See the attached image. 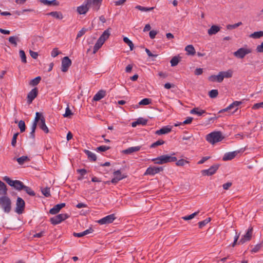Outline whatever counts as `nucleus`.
<instances>
[{"label":"nucleus","instance_id":"13d9d810","mask_svg":"<svg viewBox=\"0 0 263 263\" xmlns=\"http://www.w3.org/2000/svg\"><path fill=\"white\" fill-rule=\"evenodd\" d=\"M199 213V211L195 212L189 216L183 217L182 218L185 220H191L193 219L195 216H196Z\"/></svg>","mask_w":263,"mask_h":263},{"label":"nucleus","instance_id":"aec40b11","mask_svg":"<svg viewBox=\"0 0 263 263\" xmlns=\"http://www.w3.org/2000/svg\"><path fill=\"white\" fill-rule=\"evenodd\" d=\"M106 95V91L103 90H99L93 98V100L97 101L103 98Z\"/></svg>","mask_w":263,"mask_h":263},{"label":"nucleus","instance_id":"9b49d317","mask_svg":"<svg viewBox=\"0 0 263 263\" xmlns=\"http://www.w3.org/2000/svg\"><path fill=\"white\" fill-rule=\"evenodd\" d=\"M252 233L253 228L251 227L249 228L246 234L244 235L243 237L240 239L239 241V243L243 244L245 242L250 240L252 238Z\"/></svg>","mask_w":263,"mask_h":263},{"label":"nucleus","instance_id":"6e6d98bb","mask_svg":"<svg viewBox=\"0 0 263 263\" xmlns=\"http://www.w3.org/2000/svg\"><path fill=\"white\" fill-rule=\"evenodd\" d=\"M262 243L256 245L251 250L252 252L256 253L262 247Z\"/></svg>","mask_w":263,"mask_h":263},{"label":"nucleus","instance_id":"a211bd4d","mask_svg":"<svg viewBox=\"0 0 263 263\" xmlns=\"http://www.w3.org/2000/svg\"><path fill=\"white\" fill-rule=\"evenodd\" d=\"M141 146H137L134 147H130L122 151V153L124 154H130L134 152H138L140 150Z\"/></svg>","mask_w":263,"mask_h":263},{"label":"nucleus","instance_id":"338daca9","mask_svg":"<svg viewBox=\"0 0 263 263\" xmlns=\"http://www.w3.org/2000/svg\"><path fill=\"white\" fill-rule=\"evenodd\" d=\"M137 120H138L139 124H142L143 125H145L147 123V120L142 118H140L138 119Z\"/></svg>","mask_w":263,"mask_h":263},{"label":"nucleus","instance_id":"7ed1b4c3","mask_svg":"<svg viewBox=\"0 0 263 263\" xmlns=\"http://www.w3.org/2000/svg\"><path fill=\"white\" fill-rule=\"evenodd\" d=\"M68 217H69V215L68 214H60L51 218L50 221L52 224L56 225L67 219Z\"/></svg>","mask_w":263,"mask_h":263},{"label":"nucleus","instance_id":"f257e3e1","mask_svg":"<svg viewBox=\"0 0 263 263\" xmlns=\"http://www.w3.org/2000/svg\"><path fill=\"white\" fill-rule=\"evenodd\" d=\"M206 140L212 144L222 141L224 139L221 132H213L206 136Z\"/></svg>","mask_w":263,"mask_h":263},{"label":"nucleus","instance_id":"c03bdc74","mask_svg":"<svg viewBox=\"0 0 263 263\" xmlns=\"http://www.w3.org/2000/svg\"><path fill=\"white\" fill-rule=\"evenodd\" d=\"M123 41L129 46L130 50H133L134 47V44L127 37H124L123 38Z\"/></svg>","mask_w":263,"mask_h":263},{"label":"nucleus","instance_id":"f3484780","mask_svg":"<svg viewBox=\"0 0 263 263\" xmlns=\"http://www.w3.org/2000/svg\"><path fill=\"white\" fill-rule=\"evenodd\" d=\"M171 130L172 127L171 126H166L156 131L155 134L158 135H164L169 133Z\"/></svg>","mask_w":263,"mask_h":263},{"label":"nucleus","instance_id":"39448f33","mask_svg":"<svg viewBox=\"0 0 263 263\" xmlns=\"http://www.w3.org/2000/svg\"><path fill=\"white\" fill-rule=\"evenodd\" d=\"M25 206L24 200L21 197H17L16 202L15 212L18 214L23 213Z\"/></svg>","mask_w":263,"mask_h":263},{"label":"nucleus","instance_id":"e2e57ef3","mask_svg":"<svg viewBox=\"0 0 263 263\" xmlns=\"http://www.w3.org/2000/svg\"><path fill=\"white\" fill-rule=\"evenodd\" d=\"M61 52L59 51L58 49L57 48H54L51 53V55L55 58V57L58 56L59 54H60Z\"/></svg>","mask_w":263,"mask_h":263},{"label":"nucleus","instance_id":"e433bc0d","mask_svg":"<svg viewBox=\"0 0 263 263\" xmlns=\"http://www.w3.org/2000/svg\"><path fill=\"white\" fill-rule=\"evenodd\" d=\"M135 8L141 11H150L154 9V7H145L140 5H137L135 7Z\"/></svg>","mask_w":263,"mask_h":263},{"label":"nucleus","instance_id":"412c9836","mask_svg":"<svg viewBox=\"0 0 263 263\" xmlns=\"http://www.w3.org/2000/svg\"><path fill=\"white\" fill-rule=\"evenodd\" d=\"M209 80L212 82H217L220 83L223 81L222 74L219 72L218 74L216 75H212L209 77Z\"/></svg>","mask_w":263,"mask_h":263},{"label":"nucleus","instance_id":"6ab92c4d","mask_svg":"<svg viewBox=\"0 0 263 263\" xmlns=\"http://www.w3.org/2000/svg\"><path fill=\"white\" fill-rule=\"evenodd\" d=\"M221 27L217 25H213L208 30V33L209 35H212L216 34L220 30Z\"/></svg>","mask_w":263,"mask_h":263},{"label":"nucleus","instance_id":"c756f323","mask_svg":"<svg viewBox=\"0 0 263 263\" xmlns=\"http://www.w3.org/2000/svg\"><path fill=\"white\" fill-rule=\"evenodd\" d=\"M205 111L204 110L200 109L199 110V108L195 107L190 111V114H197L198 116H200L203 114L205 113Z\"/></svg>","mask_w":263,"mask_h":263},{"label":"nucleus","instance_id":"ea45409f","mask_svg":"<svg viewBox=\"0 0 263 263\" xmlns=\"http://www.w3.org/2000/svg\"><path fill=\"white\" fill-rule=\"evenodd\" d=\"M9 42L14 45V46H17V42L16 41H19V39L17 36H10L9 37Z\"/></svg>","mask_w":263,"mask_h":263},{"label":"nucleus","instance_id":"58836bf2","mask_svg":"<svg viewBox=\"0 0 263 263\" xmlns=\"http://www.w3.org/2000/svg\"><path fill=\"white\" fill-rule=\"evenodd\" d=\"M23 190H24L26 193L31 196H34L35 195V192L31 189V187L27 186L25 185Z\"/></svg>","mask_w":263,"mask_h":263},{"label":"nucleus","instance_id":"2eb2a0df","mask_svg":"<svg viewBox=\"0 0 263 263\" xmlns=\"http://www.w3.org/2000/svg\"><path fill=\"white\" fill-rule=\"evenodd\" d=\"M110 28H107L103 32L102 35L99 37L98 39L104 43L105 41L109 38L110 35Z\"/></svg>","mask_w":263,"mask_h":263},{"label":"nucleus","instance_id":"f704fd0d","mask_svg":"<svg viewBox=\"0 0 263 263\" xmlns=\"http://www.w3.org/2000/svg\"><path fill=\"white\" fill-rule=\"evenodd\" d=\"M180 61V58L179 57L175 56L171 60L170 63L171 66L174 67L178 65Z\"/></svg>","mask_w":263,"mask_h":263},{"label":"nucleus","instance_id":"79ce46f5","mask_svg":"<svg viewBox=\"0 0 263 263\" xmlns=\"http://www.w3.org/2000/svg\"><path fill=\"white\" fill-rule=\"evenodd\" d=\"M18 126L20 129L21 133H23L25 131L26 125L25 122L23 120H20L18 123Z\"/></svg>","mask_w":263,"mask_h":263},{"label":"nucleus","instance_id":"09e8293b","mask_svg":"<svg viewBox=\"0 0 263 263\" xmlns=\"http://www.w3.org/2000/svg\"><path fill=\"white\" fill-rule=\"evenodd\" d=\"M20 56L21 58L22 62L24 63H27V59H26V54L24 50H20L19 51Z\"/></svg>","mask_w":263,"mask_h":263},{"label":"nucleus","instance_id":"393cba45","mask_svg":"<svg viewBox=\"0 0 263 263\" xmlns=\"http://www.w3.org/2000/svg\"><path fill=\"white\" fill-rule=\"evenodd\" d=\"M43 117H44L42 113L36 112L35 114V117L34 119V121L33 123L32 124L33 126L36 127L37 126V124L39 123V121H41V119Z\"/></svg>","mask_w":263,"mask_h":263},{"label":"nucleus","instance_id":"052dcab7","mask_svg":"<svg viewBox=\"0 0 263 263\" xmlns=\"http://www.w3.org/2000/svg\"><path fill=\"white\" fill-rule=\"evenodd\" d=\"M73 113L71 112L69 107L68 106L66 108L65 113L63 115L64 117H69L71 115H72Z\"/></svg>","mask_w":263,"mask_h":263},{"label":"nucleus","instance_id":"f8f14e48","mask_svg":"<svg viewBox=\"0 0 263 263\" xmlns=\"http://www.w3.org/2000/svg\"><path fill=\"white\" fill-rule=\"evenodd\" d=\"M38 89L36 87L33 88L27 95V102L31 104L33 100L37 97Z\"/></svg>","mask_w":263,"mask_h":263},{"label":"nucleus","instance_id":"4d7b16f0","mask_svg":"<svg viewBox=\"0 0 263 263\" xmlns=\"http://www.w3.org/2000/svg\"><path fill=\"white\" fill-rule=\"evenodd\" d=\"M18 135H19L18 133H16L15 134H14L13 135V136L12 137V139L11 141V145L13 147L16 146V139H17V136H18Z\"/></svg>","mask_w":263,"mask_h":263},{"label":"nucleus","instance_id":"6e6552de","mask_svg":"<svg viewBox=\"0 0 263 263\" xmlns=\"http://www.w3.org/2000/svg\"><path fill=\"white\" fill-rule=\"evenodd\" d=\"M220 165L218 164H215L212 165L208 170H203L201 171V174L203 176H212L214 174L217 170L218 169Z\"/></svg>","mask_w":263,"mask_h":263},{"label":"nucleus","instance_id":"5701e85b","mask_svg":"<svg viewBox=\"0 0 263 263\" xmlns=\"http://www.w3.org/2000/svg\"><path fill=\"white\" fill-rule=\"evenodd\" d=\"M7 187L6 185L0 180V195L6 196L7 195Z\"/></svg>","mask_w":263,"mask_h":263},{"label":"nucleus","instance_id":"680f3d73","mask_svg":"<svg viewBox=\"0 0 263 263\" xmlns=\"http://www.w3.org/2000/svg\"><path fill=\"white\" fill-rule=\"evenodd\" d=\"M88 30L87 29H86L85 28H83L80 31H79V32L77 34V39H78L80 37H81L83 35H84L85 32Z\"/></svg>","mask_w":263,"mask_h":263},{"label":"nucleus","instance_id":"8fccbe9b","mask_svg":"<svg viewBox=\"0 0 263 263\" xmlns=\"http://www.w3.org/2000/svg\"><path fill=\"white\" fill-rule=\"evenodd\" d=\"M209 95L211 98H215L218 95V91L217 89H212L209 92Z\"/></svg>","mask_w":263,"mask_h":263},{"label":"nucleus","instance_id":"ddd939ff","mask_svg":"<svg viewBox=\"0 0 263 263\" xmlns=\"http://www.w3.org/2000/svg\"><path fill=\"white\" fill-rule=\"evenodd\" d=\"M65 203H61L60 204H58L55 205H54L52 208H51L50 211L49 213L51 214H57L61 209L65 206Z\"/></svg>","mask_w":263,"mask_h":263},{"label":"nucleus","instance_id":"4468645a","mask_svg":"<svg viewBox=\"0 0 263 263\" xmlns=\"http://www.w3.org/2000/svg\"><path fill=\"white\" fill-rule=\"evenodd\" d=\"M238 153L239 151H234L226 153L222 158V160L223 161L231 160L234 158Z\"/></svg>","mask_w":263,"mask_h":263},{"label":"nucleus","instance_id":"cd10ccee","mask_svg":"<svg viewBox=\"0 0 263 263\" xmlns=\"http://www.w3.org/2000/svg\"><path fill=\"white\" fill-rule=\"evenodd\" d=\"M162 157L164 158L165 163L175 162L177 161V158L176 157H173L167 155H162Z\"/></svg>","mask_w":263,"mask_h":263},{"label":"nucleus","instance_id":"4c0bfd02","mask_svg":"<svg viewBox=\"0 0 263 263\" xmlns=\"http://www.w3.org/2000/svg\"><path fill=\"white\" fill-rule=\"evenodd\" d=\"M41 80V77L40 76H38V77L35 78L34 79L31 80L29 82V85L31 86H36L40 83Z\"/></svg>","mask_w":263,"mask_h":263},{"label":"nucleus","instance_id":"49530a36","mask_svg":"<svg viewBox=\"0 0 263 263\" xmlns=\"http://www.w3.org/2000/svg\"><path fill=\"white\" fill-rule=\"evenodd\" d=\"M189 162L185 159H181L179 160H177L176 161V164L177 166H184L185 164H187V163H189Z\"/></svg>","mask_w":263,"mask_h":263},{"label":"nucleus","instance_id":"f03ea898","mask_svg":"<svg viewBox=\"0 0 263 263\" xmlns=\"http://www.w3.org/2000/svg\"><path fill=\"white\" fill-rule=\"evenodd\" d=\"M11 203L10 199L7 195L0 197V205L5 213H9L11 211Z\"/></svg>","mask_w":263,"mask_h":263},{"label":"nucleus","instance_id":"37998d69","mask_svg":"<svg viewBox=\"0 0 263 263\" xmlns=\"http://www.w3.org/2000/svg\"><path fill=\"white\" fill-rule=\"evenodd\" d=\"M4 180L10 186L13 187L16 182L15 180H11L9 177L5 176L4 178Z\"/></svg>","mask_w":263,"mask_h":263},{"label":"nucleus","instance_id":"473e14b6","mask_svg":"<svg viewBox=\"0 0 263 263\" xmlns=\"http://www.w3.org/2000/svg\"><path fill=\"white\" fill-rule=\"evenodd\" d=\"M152 160L156 164H163L165 163L164 158L162 157V155L157 158H154Z\"/></svg>","mask_w":263,"mask_h":263},{"label":"nucleus","instance_id":"9d476101","mask_svg":"<svg viewBox=\"0 0 263 263\" xmlns=\"http://www.w3.org/2000/svg\"><path fill=\"white\" fill-rule=\"evenodd\" d=\"M71 65V61L68 57H65L62 60L61 70L63 72L67 71L69 67Z\"/></svg>","mask_w":263,"mask_h":263},{"label":"nucleus","instance_id":"c9c22d12","mask_svg":"<svg viewBox=\"0 0 263 263\" xmlns=\"http://www.w3.org/2000/svg\"><path fill=\"white\" fill-rule=\"evenodd\" d=\"M232 71L231 70H229L227 71H221L220 73L222 74V80H223L224 78H230L232 77Z\"/></svg>","mask_w":263,"mask_h":263},{"label":"nucleus","instance_id":"c85d7f7f","mask_svg":"<svg viewBox=\"0 0 263 263\" xmlns=\"http://www.w3.org/2000/svg\"><path fill=\"white\" fill-rule=\"evenodd\" d=\"M185 51L188 55H194L196 53L194 47L192 45H189L185 47Z\"/></svg>","mask_w":263,"mask_h":263},{"label":"nucleus","instance_id":"4be33fe9","mask_svg":"<svg viewBox=\"0 0 263 263\" xmlns=\"http://www.w3.org/2000/svg\"><path fill=\"white\" fill-rule=\"evenodd\" d=\"M39 127L43 130L45 133L47 134L49 133V129L45 124V119L43 117L41 119V121L38 123Z\"/></svg>","mask_w":263,"mask_h":263},{"label":"nucleus","instance_id":"7c9ffc66","mask_svg":"<svg viewBox=\"0 0 263 263\" xmlns=\"http://www.w3.org/2000/svg\"><path fill=\"white\" fill-rule=\"evenodd\" d=\"M24 186L25 185L22 181L16 180V182L13 187L16 190L21 191L23 190Z\"/></svg>","mask_w":263,"mask_h":263},{"label":"nucleus","instance_id":"423d86ee","mask_svg":"<svg viewBox=\"0 0 263 263\" xmlns=\"http://www.w3.org/2000/svg\"><path fill=\"white\" fill-rule=\"evenodd\" d=\"M163 171V167L150 166L148 167L144 174V175H155Z\"/></svg>","mask_w":263,"mask_h":263},{"label":"nucleus","instance_id":"b1692460","mask_svg":"<svg viewBox=\"0 0 263 263\" xmlns=\"http://www.w3.org/2000/svg\"><path fill=\"white\" fill-rule=\"evenodd\" d=\"M40 2L45 5H53V6H59L60 5L59 2L57 0H40Z\"/></svg>","mask_w":263,"mask_h":263},{"label":"nucleus","instance_id":"bf43d9fd","mask_svg":"<svg viewBox=\"0 0 263 263\" xmlns=\"http://www.w3.org/2000/svg\"><path fill=\"white\" fill-rule=\"evenodd\" d=\"M241 25H242V23L240 22L233 25H228L227 27L228 29H232L237 28Z\"/></svg>","mask_w":263,"mask_h":263},{"label":"nucleus","instance_id":"72a5a7b5","mask_svg":"<svg viewBox=\"0 0 263 263\" xmlns=\"http://www.w3.org/2000/svg\"><path fill=\"white\" fill-rule=\"evenodd\" d=\"M30 159L26 156H23L16 159V161L20 165H23L25 161H29Z\"/></svg>","mask_w":263,"mask_h":263},{"label":"nucleus","instance_id":"3c124183","mask_svg":"<svg viewBox=\"0 0 263 263\" xmlns=\"http://www.w3.org/2000/svg\"><path fill=\"white\" fill-rule=\"evenodd\" d=\"M242 102L241 101H234L232 104H231L229 106H228V108L230 110L232 109L234 107H237L239 105L241 104Z\"/></svg>","mask_w":263,"mask_h":263},{"label":"nucleus","instance_id":"603ef678","mask_svg":"<svg viewBox=\"0 0 263 263\" xmlns=\"http://www.w3.org/2000/svg\"><path fill=\"white\" fill-rule=\"evenodd\" d=\"M165 143V141L163 140H159L157 141L156 142L153 143L150 146L151 148H155L158 146L161 145Z\"/></svg>","mask_w":263,"mask_h":263},{"label":"nucleus","instance_id":"0eeeda50","mask_svg":"<svg viewBox=\"0 0 263 263\" xmlns=\"http://www.w3.org/2000/svg\"><path fill=\"white\" fill-rule=\"evenodd\" d=\"M102 0H86L85 2H87L89 7L92 8L95 11H98L100 7Z\"/></svg>","mask_w":263,"mask_h":263},{"label":"nucleus","instance_id":"dca6fc26","mask_svg":"<svg viewBox=\"0 0 263 263\" xmlns=\"http://www.w3.org/2000/svg\"><path fill=\"white\" fill-rule=\"evenodd\" d=\"M89 10L88 5L87 4V2H85V5H82V6H79L77 7V10L79 14H86Z\"/></svg>","mask_w":263,"mask_h":263},{"label":"nucleus","instance_id":"bb28decb","mask_svg":"<svg viewBox=\"0 0 263 263\" xmlns=\"http://www.w3.org/2000/svg\"><path fill=\"white\" fill-rule=\"evenodd\" d=\"M46 15L52 16L59 20H62L63 18L62 13L60 11H52L47 13Z\"/></svg>","mask_w":263,"mask_h":263},{"label":"nucleus","instance_id":"de8ad7c7","mask_svg":"<svg viewBox=\"0 0 263 263\" xmlns=\"http://www.w3.org/2000/svg\"><path fill=\"white\" fill-rule=\"evenodd\" d=\"M211 221V218H208L198 222L199 228L201 229Z\"/></svg>","mask_w":263,"mask_h":263},{"label":"nucleus","instance_id":"864d4df0","mask_svg":"<svg viewBox=\"0 0 263 263\" xmlns=\"http://www.w3.org/2000/svg\"><path fill=\"white\" fill-rule=\"evenodd\" d=\"M151 99H150L144 98L140 101L139 104L140 105H146L149 104L151 103Z\"/></svg>","mask_w":263,"mask_h":263},{"label":"nucleus","instance_id":"0e129e2a","mask_svg":"<svg viewBox=\"0 0 263 263\" xmlns=\"http://www.w3.org/2000/svg\"><path fill=\"white\" fill-rule=\"evenodd\" d=\"M36 127L32 126H31V131L29 134V137L32 139H34L35 138V131Z\"/></svg>","mask_w":263,"mask_h":263},{"label":"nucleus","instance_id":"a18cd8bd","mask_svg":"<svg viewBox=\"0 0 263 263\" xmlns=\"http://www.w3.org/2000/svg\"><path fill=\"white\" fill-rule=\"evenodd\" d=\"M42 194L46 197L50 196V188L46 187L41 189Z\"/></svg>","mask_w":263,"mask_h":263},{"label":"nucleus","instance_id":"a19ab883","mask_svg":"<svg viewBox=\"0 0 263 263\" xmlns=\"http://www.w3.org/2000/svg\"><path fill=\"white\" fill-rule=\"evenodd\" d=\"M263 36V31H256L252 33L250 35V37L254 38V39H259Z\"/></svg>","mask_w":263,"mask_h":263},{"label":"nucleus","instance_id":"5fc2aeb1","mask_svg":"<svg viewBox=\"0 0 263 263\" xmlns=\"http://www.w3.org/2000/svg\"><path fill=\"white\" fill-rule=\"evenodd\" d=\"M110 148V147L109 146L102 145L97 147L96 150L97 152H105Z\"/></svg>","mask_w":263,"mask_h":263},{"label":"nucleus","instance_id":"20e7f679","mask_svg":"<svg viewBox=\"0 0 263 263\" xmlns=\"http://www.w3.org/2000/svg\"><path fill=\"white\" fill-rule=\"evenodd\" d=\"M252 52L250 48H240L233 53L234 55L239 59H243L247 55Z\"/></svg>","mask_w":263,"mask_h":263},{"label":"nucleus","instance_id":"69168bd1","mask_svg":"<svg viewBox=\"0 0 263 263\" xmlns=\"http://www.w3.org/2000/svg\"><path fill=\"white\" fill-rule=\"evenodd\" d=\"M260 108H263V101L262 102L255 104L252 107L253 109H257Z\"/></svg>","mask_w":263,"mask_h":263},{"label":"nucleus","instance_id":"a878e982","mask_svg":"<svg viewBox=\"0 0 263 263\" xmlns=\"http://www.w3.org/2000/svg\"><path fill=\"white\" fill-rule=\"evenodd\" d=\"M84 152L87 155L88 158L90 161H96L97 160V156L91 152L84 149Z\"/></svg>","mask_w":263,"mask_h":263},{"label":"nucleus","instance_id":"774afa93","mask_svg":"<svg viewBox=\"0 0 263 263\" xmlns=\"http://www.w3.org/2000/svg\"><path fill=\"white\" fill-rule=\"evenodd\" d=\"M256 50L257 52L263 53V42L257 46Z\"/></svg>","mask_w":263,"mask_h":263},{"label":"nucleus","instance_id":"2f4dec72","mask_svg":"<svg viewBox=\"0 0 263 263\" xmlns=\"http://www.w3.org/2000/svg\"><path fill=\"white\" fill-rule=\"evenodd\" d=\"M104 43L101 41L100 40H98L97 43L95 44L93 49V53L95 54L98 50L102 47Z\"/></svg>","mask_w":263,"mask_h":263},{"label":"nucleus","instance_id":"1a4fd4ad","mask_svg":"<svg viewBox=\"0 0 263 263\" xmlns=\"http://www.w3.org/2000/svg\"><path fill=\"white\" fill-rule=\"evenodd\" d=\"M116 219V217H115V214H112L107 215V216L99 220L98 222L101 225L109 224L112 223Z\"/></svg>","mask_w":263,"mask_h":263}]
</instances>
